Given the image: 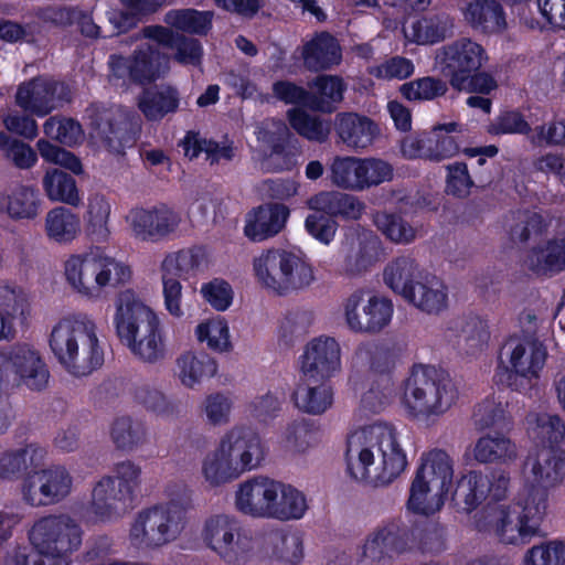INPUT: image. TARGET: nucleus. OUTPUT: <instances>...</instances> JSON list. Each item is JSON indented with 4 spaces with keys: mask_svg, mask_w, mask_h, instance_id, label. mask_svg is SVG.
Wrapping results in <instances>:
<instances>
[{
    "mask_svg": "<svg viewBox=\"0 0 565 565\" xmlns=\"http://www.w3.org/2000/svg\"><path fill=\"white\" fill-rule=\"evenodd\" d=\"M276 480L264 476L249 478L238 483L234 497L235 509L247 516L268 519Z\"/></svg>",
    "mask_w": 565,
    "mask_h": 565,
    "instance_id": "nucleus-23",
    "label": "nucleus"
},
{
    "mask_svg": "<svg viewBox=\"0 0 565 565\" xmlns=\"http://www.w3.org/2000/svg\"><path fill=\"white\" fill-rule=\"evenodd\" d=\"M376 230L391 243L408 245L418 235V227L399 213L376 211L372 214Z\"/></svg>",
    "mask_w": 565,
    "mask_h": 565,
    "instance_id": "nucleus-45",
    "label": "nucleus"
},
{
    "mask_svg": "<svg viewBox=\"0 0 565 565\" xmlns=\"http://www.w3.org/2000/svg\"><path fill=\"white\" fill-rule=\"evenodd\" d=\"M178 90L168 85L146 88L138 98V108L150 121H160L167 115L174 114L179 107Z\"/></svg>",
    "mask_w": 565,
    "mask_h": 565,
    "instance_id": "nucleus-39",
    "label": "nucleus"
},
{
    "mask_svg": "<svg viewBox=\"0 0 565 565\" xmlns=\"http://www.w3.org/2000/svg\"><path fill=\"white\" fill-rule=\"evenodd\" d=\"M136 40L149 39L174 51L173 58L180 64L198 66L201 64L203 49L199 40L174 33L162 25H148L135 35Z\"/></svg>",
    "mask_w": 565,
    "mask_h": 565,
    "instance_id": "nucleus-25",
    "label": "nucleus"
},
{
    "mask_svg": "<svg viewBox=\"0 0 565 565\" xmlns=\"http://www.w3.org/2000/svg\"><path fill=\"white\" fill-rule=\"evenodd\" d=\"M129 395L132 402L145 412L169 419L179 416V403L167 395L156 383L138 380L130 384Z\"/></svg>",
    "mask_w": 565,
    "mask_h": 565,
    "instance_id": "nucleus-31",
    "label": "nucleus"
},
{
    "mask_svg": "<svg viewBox=\"0 0 565 565\" xmlns=\"http://www.w3.org/2000/svg\"><path fill=\"white\" fill-rule=\"evenodd\" d=\"M29 309L28 297L23 290L8 286L0 287V317L8 322L10 333L15 335V322L25 319Z\"/></svg>",
    "mask_w": 565,
    "mask_h": 565,
    "instance_id": "nucleus-59",
    "label": "nucleus"
},
{
    "mask_svg": "<svg viewBox=\"0 0 565 565\" xmlns=\"http://www.w3.org/2000/svg\"><path fill=\"white\" fill-rule=\"evenodd\" d=\"M473 458L480 463H511L519 458V449L504 434H487L476 441Z\"/></svg>",
    "mask_w": 565,
    "mask_h": 565,
    "instance_id": "nucleus-41",
    "label": "nucleus"
},
{
    "mask_svg": "<svg viewBox=\"0 0 565 565\" xmlns=\"http://www.w3.org/2000/svg\"><path fill=\"white\" fill-rule=\"evenodd\" d=\"M347 461L350 476L372 487L390 484L407 465L398 434L386 423H374L352 433Z\"/></svg>",
    "mask_w": 565,
    "mask_h": 565,
    "instance_id": "nucleus-1",
    "label": "nucleus"
},
{
    "mask_svg": "<svg viewBox=\"0 0 565 565\" xmlns=\"http://www.w3.org/2000/svg\"><path fill=\"white\" fill-rule=\"evenodd\" d=\"M312 266L299 255L290 252L286 275L279 296L308 288L315 281Z\"/></svg>",
    "mask_w": 565,
    "mask_h": 565,
    "instance_id": "nucleus-62",
    "label": "nucleus"
},
{
    "mask_svg": "<svg viewBox=\"0 0 565 565\" xmlns=\"http://www.w3.org/2000/svg\"><path fill=\"white\" fill-rule=\"evenodd\" d=\"M452 477L454 462L446 451L434 449L423 455L411 487L409 509L426 515L439 511Z\"/></svg>",
    "mask_w": 565,
    "mask_h": 565,
    "instance_id": "nucleus-7",
    "label": "nucleus"
},
{
    "mask_svg": "<svg viewBox=\"0 0 565 565\" xmlns=\"http://www.w3.org/2000/svg\"><path fill=\"white\" fill-rule=\"evenodd\" d=\"M524 467L526 482L547 491L565 478V457L553 447H542L531 452Z\"/></svg>",
    "mask_w": 565,
    "mask_h": 565,
    "instance_id": "nucleus-22",
    "label": "nucleus"
},
{
    "mask_svg": "<svg viewBox=\"0 0 565 565\" xmlns=\"http://www.w3.org/2000/svg\"><path fill=\"white\" fill-rule=\"evenodd\" d=\"M214 13L195 9L170 10L164 15V22L180 31L205 35L212 28Z\"/></svg>",
    "mask_w": 565,
    "mask_h": 565,
    "instance_id": "nucleus-57",
    "label": "nucleus"
},
{
    "mask_svg": "<svg viewBox=\"0 0 565 565\" xmlns=\"http://www.w3.org/2000/svg\"><path fill=\"white\" fill-rule=\"evenodd\" d=\"M406 301L428 315H439L448 308V287L437 276L426 274L414 288Z\"/></svg>",
    "mask_w": 565,
    "mask_h": 565,
    "instance_id": "nucleus-37",
    "label": "nucleus"
},
{
    "mask_svg": "<svg viewBox=\"0 0 565 565\" xmlns=\"http://www.w3.org/2000/svg\"><path fill=\"white\" fill-rule=\"evenodd\" d=\"M290 252L282 248L264 250L253 259L257 282L268 291L280 295Z\"/></svg>",
    "mask_w": 565,
    "mask_h": 565,
    "instance_id": "nucleus-35",
    "label": "nucleus"
},
{
    "mask_svg": "<svg viewBox=\"0 0 565 565\" xmlns=\"http://www.w3.org/2000/svg\"><path fill=\"white\" fill-rule=\"evenodd\" d=\"M334 130L339 141L354 151L367 149L380 134L377 125L372 119L355 113L338 114Z\"/></svg>",
    "mask_w": 565,
    "mask_h": 565,
    "instance_id": "nucleus-27",
    "label": "nucleus"
},
{
    "mask_svg": "<svg viewBox=\"0 0 565 565\" xmlns=\"http://www.w3.org/2000/svg\"><path fill=\"white\" fill-rule=\"evenodd\" d=\"M39 191L29 184L0 190V214L12 221H33L41 213Z\"/></svg>",
    "mask_w": 565,
    "mask_h": 565,
    "instance_id": "nucleus-28",
    "label": "nucleus"
},
{
    "mask_svg": "<svg viewBox=\"0 0 565 565\" xmlns=\"http://www.w3.org/2000/svg\"><path fill=\"white\" fill-rule=\"evenodd\" d=\"M47 449L38 443H25L0 455V479H18L22 473H33L47 459Z\"/></svg>",
    "mask_w": 565,
    "mask_h": 565,
    "instance_id": "nucleus-26",
    "label": "nucleus"
},
{
    "mask_svg": "<svg viewBox=\"0 0 565 565\" xmlns=\"http://www.w3.org/2000/svg\"><path fill=\"white\" fill-rule=\"evenodd\" d=\"M461 13L471 30L480 34H499L508 26L503 8L497 0H471Z\"/></svg>",
    "mask_w": 565,
    "mask_h": 565,
    "instance_id": "nucleus-30",
    "label": "nucleus"
},
{
    "mask_svg": "<svg viewBox=\"0 0 565 565\" xmlns=\"http://www.w3.org/2000/svg\"><path fill=\"white\" fill-rule=\"evenodd\" d=\"M4 352L15 376L14 386L23 384L32 391H42L47 387L50 371L36 349L28 344H18Z\"/></svg>",
    "mask_w": 565,
    "mask_h": 565,
    "instance_id": "nucleus-20",
    "label": "nucleus"
},
{
    "mask_svg": "<svg viewBox=\"0 0 565 565\" xmlns=\"http://www.w3.org/2000/svg\"><path fill=\"white\" fill-rule=\"evenodd\" d=\"M177 369L181 383L188 388H193L216 373V363L206 354L188 351L177 359Z\"/></svg>",
    "mask_w": 565,
    "mask_h": 565,
    "instance_id": "nucleus-49",
    "label": "nucleus"
},
{
    "mask_svg": "<svg viewBox=\"0 0 565 565\" xmlns=\"http://www.w3.org/2000/svg\"><path fill=\"white\" fill-rule=\"evenodd\" d=\"M110 437L116 448L134 451L147 441V427L130 416H120L111 425Z\"/></svg>",
    "mask_w": 565,
    "mask_h": 565,
    "instance_id": "nucleus-53",
    "label": "nucleus"
},
{
    "mask_svg": "<svg viewBox=\"0 0 565 565\" xmlns=\"http://www.w3.org/2000/svg\"><path fill=\"white\" fill-rule=\"evenodd\" d=\"M292 399L300 411L319 415L324 413L333 402L331 387L323 382L306 381L298 385L292 394Z\"/></svg>",
    "mask_w": 565,
    "mask_h": 565,
    "instance_id": "nucleus-48",
    "label": "nucleus"
},
{
    "mask_svg": "<svg viewBox=\"0 0 565 565\" xmlns=\"http://www.w3.org/2000/svg\"><path fill=\"white\" fill-rule=\"evenodd\" d=\"M131 503L110 476H104L93 486L86 510L95 522L108 523L121 519Z\"/></svg>",
    "mask_w": 565,
    "mask_h": 565,
    "instance_id": "nucleus-21",
    "label": "nucleus"
},
{
    "mask_svg": "<svg viewBox=\"0 0 565 565\" xmlns=\"http://www.w3.org/2000/svg\"><path fill=\"white\" fill-rule=\"evenodd\" d=\"M289 210L282 204L262 205L247 214L244 233L254 241L262 242L277 235L287 221Z\"/></svg>",
    "mask_w": 565,
    "mask_h": 565,
    "instance_id": "nucleus-33",
    "label": "nucleus"
},
{
    "mask_svg": "<svg viewBox=\"0 0 565 565\" xmlns=\"http://www.w3.org/2000/svg\"><path fill=\"white\" fill-rule=\"evenodd\" d=\"M45 232L58 244L71 243L81 232L79 217L66 207H54L45 216Z\"/></svg>",
    "mask_w": 565,
    "mask_h": 565,
    "instance_id": "nucleus-50",
    "label": "nucleus"
},
{
    "mask_svg": "<svg viewBox=\"0 0 565 565\" xmlns=\"http://www.w3.org/2000/svg\"><path fill=\"white\" fill-rule=\"evenodd\" d=\"M523 565H565V542L551 540L527 548L522 557Z\"/></svg>",
    "mask_w": 565,
    "mask_h": 565,
    "instance_id": "nucleus-64",
    "label": "nucleus"
},
{
    "mask_svg": "<svg viewBox=\"0 0 565 565\" xmlns=\"http://www.w3.org/2000/svg\"><path fill=\"white\" fill-rule=\"evenodd\" d=\"M71 100V90L64 83L52 78L35 77L22 83L15 103L25 111L43 117Z\"/></svg>",
    "mask_w": 565,
    "mask_h": 565,
    "instance_id": "nucleus-17",
    "label": "nucleus"
},
{
    "mask_svg": "<svg viewBox=\"0 0 565 565\" xmlns=\"http://www.w3.org/2000/svg\"><path fill=\"white\" fill-rule=\"evenodd\" d=\"M484 527L503 544L525 545L540 532L510 504L488 507L483 511Z\"/></svg>",
    "mask_w": 565,
    "mask_h": 565,
    "instance_id": "nucleus-18",
    "label": "nucleus"
},
{
    "mask_svg": "<svg viewBox=\"0 0 565 565\" xmlns=\"http://www.w3.org/2000/svg\"><path fill=\"white\" fill-rule=\"evenodd\" d=\"M265 551L275 561L297 565L305 556L302 535L298 532L273 531L265 539Z\"/></svg>",
    "mask_w": 565,
    "mask_h": 565,
    "instance_id": "nucleus-44",
    "label": "nucleus"
},
{
    "mask_svg": "<svg viewBox=\"0 0 565 565\" xmlns=\"http://www.w3.org/2000/svg\"><path fill=\"white\" fill-rule=\"evenodd\" d=\"M547 359V349L537 339L510 338L501 348L500 363L511 374L537 379Z\"/></svg>",
    "mask_w": 565,
    "mask_h": 565,
    "instance_id": "nucleus-16",
    "label": "nucleus"
},
{
    "mask_svg": "<svg viewBox=\"0 0 565 565\" xmlns=\"http://www.w3.org/2000/svg\"><path fill=\"white\" fill-rule=\"evenodd\" d=\"M407 41L418 45H433L455 33V19L445 12L424 15L403 26Z\"/></svg>",
    "mask_w": 565,
    "mask_h": 565,
    "instance_id": "nucleus-29",
    "label": "nucleus"
},
{
    "mask_svg": "<svg viewBox=\"0 0 565 565\" xmlns=\"http://www.w3.org/2000/svg\"><path fill=\"white\" fill-rule=\"evenodd\" d=\"M340 367L341 348L334 338L319 337L306 345L301 364L306 381H327L338 373Z\"/></svg>",
    "mask_w": 565,
    "mask_h": 565,
    "instance_id": "nucleus-19",
    "label": "nucleus"
},
{
    "mask_svg": "<svg viewBox=\"0 0 565 565\" xmlns=\"http://www.w3.org/2000/svg\"><path fill=\"white\" fill-rule=\"evenodd\" d=\"M73 477L62 465L40 468L26 476L21 484L25 504L33 508L54 505L65 500L73 491Z\"/></svg>",
    "mask_w": 565,
    "mask_h": 565,
    "instance_id": "nucleus-12",
    "label": "nucleus"
},
{
    "mask_svg": "<svg viewBox=\"0 0 565 565\" xmlns=\"http://www.w3.org/2000/svg\"><path fill=\"white\" fill-rule=\"evenodd\" d=\"M458 397V388L450 375L433 365H414L405 383V407L419 419L430 420L443 416Z\"/></svg>",
    "mask_w": 565,
    "mask_h": 565,
    "instance_id": "nucleus-4",
    "label": "nucleus"
},
{
    "mask_svg": "<svg viewBox=\"0 0 565 565\" xmlns=\"http://www.w3.org/2000/svg\"><path fill=\"white\" fill-rule=\"evenodd\" d=\"M525 266L532 273L551 277L565 270V237H554L531 248Z\"/></svg>",
    "mask_w": 565,
    "mask_h": 565,
    "instance_id": "nucleus-36",
    "label": "nucleus"
},
{
    "mask_svg": "<svg viewBox=\"0 0 565 565\" xmlns=\"http://www.w3.org/2000/svg\"><path fill=\"white\" fill-rule=\"evenodd\" d=\"M217 447L242 475L257 469L265 459L260 437L245 426L236 425L226 430L221 436Z\"/></svg>",
    "mask_w": 565,
    "mask_h": 565,
    "instance_id": "nucleus-15",
    "label": "nucleus"
},
{
    "mask_svg": "<svg viewBox=\"0 0 565 565\" xmlns=\"http://www.w3.org/2000/svg\"><path fill=\"white\" fill-rule=\"evenodd\" d=\"M458 348L467 354L482 352L489 343L490 331L486 320L478 316H467L454 322Z\"/></svg>",
    "mask_w": 565,
    "mask_h": 565,
    "instance_id": "nucleus-43",
    "label": "nucleus"
},
{
    "mask_svg": "<svg viewBox=\"0 0 565 565\" xmlns=\"http://www.w3.org/2000/svg\"><path fill=\"white\" fill-rule=\"evenodd\" d=\"M201 539L205 546L228 565L245 562L252 551V539L232 514H213L205 519Z\"/></svg>",
    "mask_w": 565,
    "mask_h": 565,
    "instance_id": "nucleus-8",
    "label": "nucleus"
},
{
    "mask_svg": "<svg viewBox=\"0 0 565 565\" xmlns=\"http://www.w3.org/2000/svg\"><path fill=\"white\" fill-rule=\"evenodd\" d=\"M488 62L486 49L471 38H459L436 51L435 63L452 88H461L470 73Z\"/></svg>",
    "mask_w": 565,
    "mask_h": 565,
    "instance_id": "nucleus-10",
    "label": "nucleus"
},
{
    "mask_svg": "<svg viewBox=\"0 0 565 565\" xmlns=\"http://www.w3.org/2000/svg\"><path fill=\"white\" fill-rule=\"evenodd\" d=\"M303 65L313 72L323 71L338 65L341 61V49L338 41L328 32H321L302 46Z\"/></svg>",
    "mask_w": 565,
    "mask_h": 565,
    "instance_id": "nucleus-38",
    "label": "nucleus"
},
{
    "mask_svg": "<svg viewBox=\"0 0 565 565\" xmlns=\"http://www.w3.org/2000/svg\"><path fill=\"white\" fill-rule=\"evenodd\" d=\"M401 354L402 348L392 342H363L358 345L352 363L358 369L387 374L395 367Z\"/></svg>",
    "mask_w": 565,
    "mask_h": 565,
    "instance_id": "nucleus-34",
    "label": "nucleus"
},
{
    "mask_svg": "<svg viewBox=\"0 0 565 565\" xmlns=\"http://www.w3.org/2000/svg\"><path fill=\"white\" fill-rule=\"evenodd\" d=\"M484 486L481 472L470 471L457 482L451 500L459 510L469 513L486 500Z\"/></svg>",
    "mask_w": 565,
    "mask_h": 565,
    "instance_id": "nucleus-58",
    "label": "nucleus"
},
{
    "mask_svg": "<svg viewBox=\"0 0 565 565\" xmlns=\"http://www.w3.org/2000/svg\"><path fill=\"white\" fill-rule=\"evenodd\" d=\"M255 134L259 142L271 149V154L263 162V167L268 171L275 170L271 161L284 151L290 136L287 125L281 120L268 118L257 125Z\"/></svg>",
    "mask_w": 565,
    "mask_h": 565,
    "instance_id": "nucleus-55",
    "label": "nucleus"
},
{
    "mask_svg": "<svg viewBox=\"0 0 565 565\" xmlns=\"http://www.w3.org/2000/svg\"><path fill=\"white\" fill-rule=\"evenodd\" d=\"M97 265V252L73 255L65 262L66 280L77 294L87 298L100 296Z\"/></svg>",
    "mask_w": 565,
    "mask_h": 565,
    "instance_id": "nucleus-32",
    "label": "nucleus"
},
{
    "mask_svg": "<svg viewBox=\"0 0 565 565\" xmlns=\"http://www.w3.org/2000/svg\"><path fill=\"white\" fill-rule=\"evenodd\" d=\"M84 531L79 522L66 513L50 514L38 519L29 531V540L38 555L18 553L17 565H41V556L54 561H71L70 556L79 550Z\"/></svg>",
    "mask_w": 565,
    "mask_h": 565,
    "instance_id": "nucleus-5",
    "label": "nucleus"
},
{
    "mask_svg": "<svg viewBox=\"0 0 565 565\" xmlns=\"http://www.w3.org/2000/svg\"><path fill=\"white\" fill-rule=\"evenodd\" d=\"M97 324L86 313L60 320L50 334V348L60 365L74 376H86L104 362Z\"/></svg>",
    "mask_w": 565,
    "mask_h": 565,
    "instance_id": "nucleus-2",
    "label": "nucleus"
},
{
    "mask_svg": "<svg viewBox=\"0 0 565 565\" xmlns=\"http://www.w3.org/2000/svg\"><path fill=\"white\" fill-rule=\"evenodd\" d=\"M183 150L190 159L196 158L201 152L206 154L210 164L230 162L234 159L236 148L233 141L217 142L201 137L198 132H188L182 141Z\"/></svg>",
    "mask_w": 565,
    "mask_h": 565,
    "instance_id": "nucleus-47",
    "label": "nucleus"
},
{
    "mask_svg": "<svg viewBox=\"0 0 565 565\" xmlns=\"http://www.w3.org/2000/svg\"><path fill=\"white\" fill-rule=\"evenodd\" d=\"M43 189L51 201L63 202L73 206L81 203L76 182L73 177L56 168L49 169L42 180Z\"/></svg>",
    "mask_w": 565,
    "mask_h": 565,
    "instance_id": "nucleus-54",
    "label": "nucleus"
},
{
    "mask_svg": "<svg viewBox=\"0 0 565 565\" xmlns=\"http://www.w3.org/2000/svg\"><path fill=\"white\" fill-rule=\"evenodd\" d=\"M201 472L204 481L211 488H218L231 483L242 476L217 446L204 457Z\"/></svg>",
    "mask_w": 565,
    "mask_h": 565,
    "instance_id": "nucleus-51",
    "label": "nucleus"
},
{
    "mask_svg": "<svg viewBox=\"0 0 565 565\" xmlns=\"http://www.w3.org/2000/svg\"><path fill=\"white\" fill-rule=\"evenodd\" d=\"M342 308L348 328L362 334L380 333L390 324L394 311L391 299L364 288L352 291Z\"/></svg>",
    "mask_w": 565,
    "mask_h": 565,
    "instance_id": "nucleus-9",
    "label": "nucleus"
},
{
    "mask_svg": "<svg viewBox=\"0 0 565 565\" xmlns=\"http://www.w3.org/2000/svg\"><path fill=\"white\" fill-rule=\"evenodd\" d=\"M414 533L397 522L376 527L360 547L359 562L364 565H383L412 548Z\"/></svg>",
    "mask_w": 565,
    "mask_h": 565,
    "instance_id": "nucleus-14",
    "label": "nucleus"
},
{
    "mask_svg": "<svg viewBox=\"0 0 565 565\" xmlns=\"http://www.w3.org/2000/svg\"><path fill=\"white\" fill-rule=\"evenodd\" d=\"M423 276L418 264L409 256L394 258L383 271L384 284L405 300Z\"/></svg>",
    "mask_w": 565,
    "mask_h": 565,
    "instance_id": "nucleus-40",
    "label": "nucleus"
},
{
    "mask_svg": "<svg viewBox=\"0 0 565 565\" xmlns=\"http://www.w3.org/2000/svg\"><path fill=\"white\" fill-rule=\"evenodd\" d=\"M361 157L335 156L329 167L330 182L338 189L361 192Z\"/></svg>",
    "mask_w": 565,
    "mask_h": 565,
    "instance_id": "nucleus-52",
    "label": "nucleus"
},
{
    "mask_svg": "<svg viewBox=\"0 0 565 565\" xmlns=\"http://www.w3.org/2000/svg\"><path fill=\"white\" fill-rule=\"evenodd\" d=\"M131 236L142 243H157L175 235L182 224L179 212L160 204L150 207L135 206L125 217Z\"/></svg>",
    "mask_w": 565,
    "mask_h": 565,
    "instance_id": "nucleus-13",
    "label": "nucleus"
},
{
    "mask_svg": "<svg viewBox=\"0 0 565 565\" xmlns=\"http://www.w3.org/2000/svg\"><path fill=\"white\" fill-rule=\"evenodd\" d=\"M510 505L541 532V523L548 508V491L526 482Z\"/></svg>",
    "mask_w": 565,
    "mask_h": 565,
    "instance_id": "nucleus-46",
    "label": "nucleus"
},
{
    "mask_svg": "<svg viewBox=\"0 0 565 565\" xmlns=\"http://www.w3.org/2000/svg\"><path fill=\"white\" fill-rule=\"evenodd\" d=\"M527 430L533 438L557 444L565 436V424L557 416L546 413H531L526 416Z\"/></svg>",
    "mask_w": 565,
    "mask_h": 565,
    "instance_id": "nucleus-60",
    "label": "nucleus"
},
{
    "mask_svg": "<svg viewBox=\"0 0 565 565\" xmlns=\"http://www.w3.org/2000/svg\"><path fill=\"white\" fill-rule=\"evenodd\" d=\"M108 66L111 77L146 85L156 82L169 71V56L156 46L145 43L130 56L110 55Z\"/></svg>",
    "mask_w": 565,
    "mask_h": 565,
    "instance_id": "nucleus-11",
    "label": "nucleus"
},
{
    "mask_svg": "<svg viewBox=\"0 0 565 565\" xmlns=\"http://www.w3.org/2000/svg\"><path fill=\"white\" fill-rule=\"evenodd\" d=\"M110 203L103 194L90 196L87 206L85 231L92 241L106 242L110 231L108 221L110 216Z\"/></svg>",
    "mask_w": 565,
    "mask_h": 565,
    "instance_id": "nucleus-56",
    "label": "nucleus"
},
{
    "mask_svg": "<svg viewBox=\"0 0 565 565\" xmlns=\"http://www.w3.org/2000/svg\"><path fill=\"white\" fill-rule=\"evenodd\" d=\"M0 151L2 157L19 170H30L38 162V153L29 143L9 137L2 130H0Z\"/></svg>",
    "mask_w": 565,
    "mask_h": 565,
    "instance_id": "nucleus-61",
    "label": "nucleus"
},
{
    "mask_svg": "<svg viewBox=\"0 0 565 565\" xmlns=\"http://www.w3.org/2000/svg\"><path fill=\"white\" fill-rule=\"evenodd\" d=\"M290 126L303 138L322 143L328 140L330 125L318 116L309 115L299 109L288 111Z\"/></svg>",
    "mask_w": 565,
    "mask_h": 565,
    "instance_id": "nucleus-63",
    "label": "nucleus"
},
{
    "mask_svg": "<svg viewBox=\"0 0 565 565\" xmlns=\"http://www.w3.org/2000/svg\"><path fill=\"white\" fill-rule=\"evenodd\" d=\"M185 511L167 502L138 511L130 522L128 542L139 552H151L177 540L184 527Z\"/></svg>",
    "mask_w": 565,
    "mask_h": 565,
    "instance_id": "nucleus-6",
    "label": "nucleus"
},
{
    "mask_svg": "<svg viewBox=\"0 0 565 565\" xmlns=\"http://www.w3.org/2000/svg\"><path fill=\"white\" fill-rule=\"evenodd\" d=\"M94 137L114 153H122L129 138L126 136L124 115L119 108L90 105L86 109Z\"/></svg>",
    "mask_w": 565,
    "mask_h": 565,
    "instance_id": "nucleus-24",
    "label": "nucleus"
},
{
    "mask_svg": "<svg viewBox=\"0 0 565 565\" xmlns=\"http://www.w3.org/2000/svg\"><path fill=\"white\" fill-rule=\"evenodd\" d=\"M275 498L271 500L268 519L278 521H294L303 518L308 510L306 495L292 487L276 481L274 492Z\"/></svg>",
    "mask_w": 565,
    "mask_h": 565,
    "instance_id": "nucleus-42",
    "label": "nucleus"
},
{
    "mask_svg": "<svg viewBox=\"0 0 565 565\" xmlns=\"http://www.w3.org/2000/svg\"><path fill=\"white\" fill-rule=\"evenodd\" d=\"M114 323L120 342L137 359L153 364L164 358L160 320L131 290L118 295Z\"/></svg>",
    "mask_w": 565,
    "mask_h": 565,
    "instance_id": "nucleus-3",
    "label": "nucleus"
}]
</instances>
